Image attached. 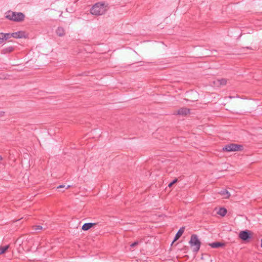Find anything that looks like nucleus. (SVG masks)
Listing matches in <instances>:
<instances>
[{
    "label": "nucleus",
    "instance_id": "obj_5",
    "mask_svg": "<svg viewBox=\"0 0 262 262\" xmlns=\"http://www.w3.org/2000/svg\"><path fill=\"white\" fill-rule=\"evenodd\" d=\"M227 81L228 79L226 78L216 79L212 82V85L214 87L221 88L226 85Z\"/></svg>",
    "mask_w": 262,
    "mask_h": 262
},
{
    "label": "nucleus",
    "instance_id": "obj_11",
    "mask_svg": "<svg viewBox=\"0 0 262 262\" xmlns=\"http://www.w3.org/2000/svg\"><path fill=\"white\" fill-rule=\"evenodd\" d=\"M227 212V209L224 207L220 208L216 211V213L222 216H224Z\"/></svg>",
    "mask_w": 262,
    "mask_h": 262
},
{
    "label": "nucleus",
    "instance_id": "obj_25",
    "mask_svg": "<svg viewBox=\"0 0 262 262\" xmlns=\"http://www.w3.org/2000/svg\"><path fill=\"white\" fill-rule=\"evenodd\" d=\"M2 160V157L0 156V160Z\"/></svg>",
    "mask_w": 262,
    "mask_h": 262
},
{
    "label": "nucleus",
    "instance_id": "obj_1",
    "mask_svg": "<svg viewBox=\"0 0 262 262\" xmlns=\"http://www.w3.org/2000/svg\"><path fill=\"white\" fill-rule=\"evenodd\" d=\"M6 18L14 21H21L24 19L25 15L21 12H15L8 11L5 13Z\"/></svg>",
    "mask_w": 262,
    "mask_h": 262
},
{
    "label": "nucleus",
    "instance_id": "obj_6",
    "mask_svg": "<svg viewBox=\"0 0 262 262\" xmlns=\"http://www.w3.org/2000/svg\"><path fill=\"white\" fill-rule=\"evenodd\" d=\"M7 35L8 36L9 38L11 37L21 38L24 37L25 38L27 37V34L25 32L23 31H18L12 33H7Z\"/></svg>",
    "mask_w": 262,
    "mask_h": 262
},
{
    "label": "nucleus",
    "instance_id": "obj_4",
    "mask_svg": "<svg viewBox=\"0 0 262 262\" xmlns=\"http://www.w3.org/2000/svg\"><path fill=\"white\" fill-rule=\"evenodd\" d=\"M242 148V146L235 144H230L227 145L223 148L224 151H236L241 150Z\"/></svg>",
    "mask_w": 262,
    "mask_h": 262
},
{
    "label": "nucleus",
    "instance_id": "obj_20",
    "mask_svg": "<svg viewBox=\"0 0 262 262\" xmlns=\"http://www.w3.org/2000/svg\"><path fill=\"white\" fill-rule=\"evenodd\" d=\"M139 244V242H135L133 243H132L131 245H130V247H134L137 245H138Z\"/></svg>",
    "mask_w": 262,
    "mask_h": 262
},
{
    "label": "nucleus",
    "instance_id": "obj_14",
    "mask_svg": "<svg viewBox=\"0 0 262 262\" xmlns=\"http://www.w3.org/2000/svg\"><path fill=\"white\" fill-rule=\"evenodd\" d=\"M9 39L7 33H0V44L3 43L5 40Z\"/></svg>",
    "mask_w": 262,
    "mask_h": 262
},
{
    "label": "nucleus",
    "instance_id": "obj_3",
    "mask_svg": "<svg viewBox=\"0 0 262 262\" xmlns=\"http://www.w3.org/2000/svg\"><path fill=\"white\" fill-rule=\"evenodd\" d=\"M189 243L192 248L193 251L196 252L199 250L201 246V242L196 235H192Z\"/></svg>",
    "mask_w": 262,
    "mask_h": 262
},
{
    "label": "nucleus",
    "instance_id": "obj_10",
    "mask_svg": "<svg viewBox=\"0 0 262 262\" xmlns=\"http://www.w3.org/2000/svg\"><path fill=\"white\" fill-rule=\"evenodd\" d=\"M184 229H185L184 227H182L179 229V230L178 231V232H177V233L176 234V235L174 237L173 243L175 241H177L181 236V235L183 234V233L184 232Z\"/></svg>",
    "mask_w": 262,
    "mask_h": 262
},
{
    "label": "nucleus",
    "instance_id": "obj_21",
    "mask_svg": "<svg viewBox=\"0 0 262 262\" xmlns=\"http://www.w3.org/2000/svg\"><path fill=\"white\" fill-rule=\"evenodd\" d=\"M62 188H65V186L62 185H59V186L57 187L58 189Z\"/></svg>",
    "mask_w": 262,
    "mask_h": 262
},
{
    "label": "nucleus",
    "instance_id": "obj_22",
    "mask_svg": "<svg viewBox=\"0 0 262 262\" xmlns=\"http://www.w3.org/2000/svg\"><path fill=\"white\" fill-rule=\"evenodd\" d=\"M235 98V96H229V98H230V99H231V98Z\"/></svg>",
    "mask_w": 262,
    "mask_h": 262
},
{
    "label": "nucleus",
    "instance_id": "obj_23",
    "mask_svg": "<svg viewBox=\"0 0 262 262\" xmlns=\"http://www.w3.org/2000/svg\"><path fill=\"white\" fill-rule=\"evenodd\" d=\"M261 247L262 248V239H261Z\"/></svg>",
    "mask_w": 262,
    "mask_h": 262
},
{
    "label": "nucleus",
    "instance_id": "obj_8",
    "mask_svg": "<svg viewBox=\"0 0 262 262\" xmlns=\"http://www.w3.org/2000/svg\"><path fill=\"white\" fill-rule=\"evenodd\" d=\"M189 113V110L186 108H181L177 111V114L179 115L185 116Z\"/></svg>",
    "mask_w": 262,
    "mask_h": 262
},
{
    "label": "nucleus",
    "instance_id": "obj_24",
    "mask_svg": "<svg viewBox=\"0 0 262 262\" xmlns=\"http://www.w3.org/2000/svg\"><path fill=\"white\" fill-rule=\"evenodd\" d=\"M69 187H70V186L69 185V186H68L66 188V189H68Z\"/></svg>",
    "mask_w": 262,
    "mask_h": 262
},
{
    "label": "nucleus",
    "instance_id": "obj_16",
    "mask_svg": "<svg viewBox=\"0 0 262 262\" xmlns=\"http://www.w3.org/2000/svg\"><path fill=\"white\" fill-rule=\"evenodd\" d=\"M220 193L225 199H228L230 196V193L228 191H227L226 190H223L221 191Z\"/></svg>",
    "mask_w": 262,
    "mask_h": 262
},
{
    "label": "nucleus",
    "instance_id": "obj_17",
    "mask_svg": "<svg viewBox=\"0 0 262 262\" xmlns=\"http://www.w3.org/2000/svg\"><path fill=\"white\" fill-rule=\"evenodd\" d=\"M13 50H14L13 47H8L4 48L2 50V53L3 54H6V53H10V52H12L13 51Z\"/></svg>",
    "mask_w": 262,
    "mask_h": 262
},
{
    "label": "nucleus",
    "instance_id": "obj_13",
    "mask_svg": "<svg viewBox=\"0 0 262 262\" xmlns=\"http://www.w3.org/2000/svg\"><path fill=\"white\" fill-rule=\"evenodd\" d=\"M9 248H10L9 245H7L6 246H0V255L5 253Z\"/></svg>",
    "mask_w": 262,
    "mask_h": 262
},
{
    "label": "nucleus",
    "instance_id": "obj_9",
    "mask_svg": "<svg viewBox=\"0 0 262 262\" xmlns=\"http://www.w3.org/2000/svg\"><path fill=\"white\" fill-rule=\"evenodd\" d=\"M56 33L57 35L60 37L63 36L66 33H65V30L63 28L59 27L57 28V29L56 30Z\"/></svg>",
    "mask_w": 262,
    "mask_h": 262
},
{
    "label": "nucleus",
    "instance_id": "obj_12",
    "mask_svg": "<svg viewBox=\"0 0 262 262\" xmlns=\"http://www.w3.org/2000/svg\"><path fill=\"white\" fill-rule=\"evenodd\" d=\"M95 225V223H89L84 224L82 227V229L84 231H86L91 228L93 226Z\"/></svg>",
    "mask_w": 262,
    "mask_h": 262
},
{
    "label": "nucleus",
    "instance_id": "obj_19",
    "mask_svg": "<svg viewBox=\"0 0 262 262\" xmlns=\"http://www.w3.org/2000/svg\"><path fill=\"white\" fill-rule=\"evenodd\" d=\"M177 182V179L174 180L172 182L169 184L168 186L169 187H171L174 184H175Z\"/></svg>",
    "mask_w": 262,
    "mask_h": 262
},
{
    "label": "nucleus",
    "instance_id": "obj_2",
    "mask_svg": "<svg viewBox=\"0 0 262 262\" xmlns=\"http://www.w3.org/2000/svg\"><path fill=\"white\" fill-rule=\"evenodd\" d=\"M106 7L103 4L97 3L91 8V13L93 15H101L103 14L106 11Z\"/></svg>",
    "mask_w": 262,
    "mask_h": 262
},
{
    "label": "nucleus",
    "instance_id": "obj_18",
    "mask_svg": "<svg viewBox=\"0 0 262 262\" xmlns=\"http://www.w3.org/2000/svg\"><path fill=\"white\" fill-rule=\"evenodd\" d=\"M43 229V227L40 225L34 226V231H35L37 232H39Z\"/></svg>",
    "mask_w": 262,
    "mask_h": 262
},
{
    "label": "nucleus",
    "instance_id": "obj_15",
    "mask_svg": "<svg viewBox=\"0 0 262 262\" xmlns=\"http://www.w3.org/2000/svg\"><path fill=\"white\" fill-rule=\"evenodd\" d=\"M209 245L213 248H217L220 247L224 246V244L220 242H215L209 244Z\"/></svg>",
    "mask_w": 262,
    "mask_h": 262
},
{
    "label": "nucleus",
    "instance_id": "obj_7",
    "mask_svg": "<svg viewBox=\"0 0 262 262\" xmlns=\"http://www.w3.org/2000/svg\"><path fill=\"white\" fill-rule=\"evenodd\" d=\"M251 231L248 230L242 231L239 233V237L243 241H246L251 238Z\"/></svg>",
    "mask_w": 262,
    "mask_h": 262
}]
</instances>
